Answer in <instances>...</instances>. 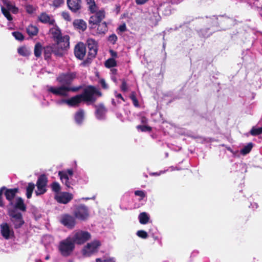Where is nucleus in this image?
I'll use <instances>...</instances> for the list:
<instances>
[{
  "instance_id": "obj_37",
  "label": "nucleus",
  "mask_w": 262,
  "mask_h": 262,
  "mask_svg": "<svg viewBox=\"0 0 262 262\" xmlns=\"http://www.w3.org/2000/svg\"><path fill=\"white\" fill-rule=\"evenodd\" d=\"M18 53L23 56H27L29 54V51L25 47H22L18 49Z\"/></svg>"
},
{
  "instance_id": "obj_45",
  "label": "nucleus",
  "mask_w": 262,
  "mask_h": 262,
  "mask_svg": "<svg viewBox=\"0 0 262 262\" xmlns=\"http://www.w3.org/2000/svg\"><path fill=\"white\" fill-rule=\"evenodd\" d=\"M121 90L123 92H126L128 90L127 83L124 80H122V84L121 85Z\"/></svg>"
},
{
  "instance_id": "obj_27",
  "label": "nucleus",
  "mask_w": 262,
  "mask_h": 262,
  "mask_svg": "<svg viewBox=\"0 0 262 262\" xmlns=\"http://www.w3.org/2000/svg\"><path fill=\"white\" fill-rule=\"evenodd\" d=\"M97 31L98 34H104L107 31V27L106 24L105 22L99 23L97 25Z\"/></svg>"
},
{
  "instance_id": "obj_53",
  "label": "nucleus",
  "mask_w": 262,
  "mask_h": 262,
  "mask_svg": "<svg viewBox=\"0 0 262 262\" xmlns=\"http://www.w3.org/2000/svg\"><path fill=\"white\" fill-rule=\"evenodd\" d=\"M117 74V70L116 69L113 68L111 70V75H116Z\"/></svg>"
},
{
  "instance_id": "obj_14",
  "label": "nucleus",
  "mask_w": 262,
  "mask_h": 262,
  "mask_svg": "<svg viewBox=\"0 0 262 262\" xmlns=\"http://www.w3.org/2000/svg\"><path fill=\"white\" fill-rule=\"evenodd\" d=\"M60 222L64 226L69 229H72L76 225L75 217L69 214H64L61 216Z\"/></svg>"
},
{
  "instance_id": "obj_49",
  "label": "nucleus",
  "mask_w": 262,
  "mask_h": 262,
  "mask_svg": "<svg viewBox=\"0 0 262 262\" xmlns=\"http://www.w3.org/2000/svg\"><path fill=\"white\" fill-rule=\"evenodd\" d=\"M100 83L103 88L105 89H107V88H108L107 85L106 83V82L104 79H101L100 81Z\"/></svg>"
},
{
  "instance_id": "obj_36",
  "label": "nucleus",
  "mask_w": 262,
  "mask_h": 262,
  "mask_svg": "<svg viewBox=\"0 0 262 262\" xmlns=\"http://www.w3.org/2000/svg\"><path fill=\"white\" fill-rule=\"evenodd\" d=\"M250 133L252 135L256 136L259 135L262 133V127H253L250 131Z\"/></svg>"
},
{
  "instance_id": "obj_63",
  "label": "nucleus",
  "mask_w": 262,
  "mask_h": 262,
  "mask_svg": "<svg viewBox=\"0 0 262 262\" xmlns=\"http://www.w3.org/2000/svg\"><path fill=\"white\" fill-rule=\"evenodd\" d=\"M36 262H42V261H41L40 260H37L36 261Z\"/></svg>"
},
{
  "instance_id": "obj_59",
  "label": "nucleus",
  "mask_w": 262,
  "mask_h": 262,
  "mask_svg": "<svg viewBox=\"0 0 262 262\" xmlns=\"http://www.w3.org/2000/svg\"><path fill=\"white\" fill-rule=\"evenodd\" d=\"M112 103L113 105H116V102L114 99L112 100Z\"/></svg>"
},
{
  "instance_id": "obj_56",
  "label": "nucleus",
  "mask_w": 262,
  "mask_h": 262,
  "mask_svg": "<svg viewBox=\"0 0 262 262\" xmlns=\"http://www.w3.org/2000/svg\"><path fill=\"white\" fill-rule=\"evenodd\" d=\"M86 2L89 6L95 3L94 0H86Z\"/></svg>"
},
{
  "instance_id": "obj_31",
  "label": "nucleus",
  "mask_w": 262,
  "mask_h": 262,
  "mask_svg": "<svg viewBox=\"0 0 262 262\" xmlns=\"http://www.w3.org/2000/svg\"><path fill=\"white\" fill-rule=\"evenodd\" d=\"M42 52V47L40 43H37L35 46L34 48V55L36 57H39L40 56Z\"/></svg>"
},
{
  "instance_id": "obj_58",
  "label": "nucleus",
  "mask_w": 262,
  "mask_h": 262,
  "mask_svg": "<svg viewBox=\"0 0 262 262\" xmlns=\"http://www.w3.org/2000/svg\"><path fill=\"white\" fill-rule=\"evenodd\" d=\"M130 98L132 99V100H133L135 99H136V97L135 96V95L134 94L131 95Z\"/></svg>"
},
{
  "instance_id": "obj_18",
  "label": "nucleus",
  "mask_w": 262,
  "mask_h": 262,
  "mask_svg": "<svg viewBox=\"0 0 262 262\" xmlns=\"http://www.w3.org/2000/svg\"><path fill=\"white\" fill-rule=\"evenodd\" d=\"M86 53L85 46L84 43L79 42L75 47L74 54L79 59H83Z\"/></svg>"
},
{
  "instance_id": "obj_41",
  "label": "nucleus",
  "mask_w": 262,
  "mask_h": 262,
  "mask_svg": "<svg viewBox=\"0 0 262 262\" xmlns=\"http://www.w3.org/2000/svg\"><path fill=\"white\" fill-rule=\"evenodd\" d=\"M137 128L141 129L142 132H149L151 130V127L146 125H138Z\"/></svg>"
},
{
  "instance_id": "obj_46",
  "label": "nucleus",
  "mask_w": 262,
  "mask_h": 262,
  "mask_svg": "<svg viewBox=\"0 0 262 262\" xmlns=\"http://www.w3.org/2000/svg\"><path fill=\"white\" fill-rule=\"evenodd\" d=\"M89 9L91 11L92 13H95V12L98 11H97V7L95 4V3L93 4L90 5L89 6Z\"/></svg>"
},
{
  "instance_id": "obj_2",
  "label": "nucleus",
  "mask_w": 262,
  "mask_h": 262,
  "mask_svg": "<svg viewBox=\"0 0 262 262\" xmlns=\"http://www.w3.org/2000/svg\"><path fill=\"white\" fill-rule=\"evenodd\" d=\"M75 77L76 74L74 73H62L57 77V80L62 85L58 86H48L47 90L55 95L68 97L70 92H77L80 89L79 87L70 86Z\"/></svg>"
},
{
  "instance_id": "obj_13",
  "label": "nucleus",
  "mask_w": 262,
  "mask_h": 262,
  "mask_svg": "<svg viewBox=\"0 0 262 262\" xmlns=\"http://www.w3.org/2000/svg\"><path fill=\"white\" fill-rule=\"evenodd\" d=\"M54 198L58 203L66 204L73 199V195L69 192H60L55 193Z\"/></svg>"
},
{
  "instance_id": "obj_42",
  "label": "nucleus",
  "mask_w": 262,
  "mask_h": 262,
  "mask_svg": "<svg viewBox=\"0 0 262 262\" xmlns=\"http://www.w3.org/2000/svg\"><path fill=\"white\" fill-rule=\"evenodd\" d=\"M64 3V0H54L53 6L56 8L60 7Z\"/></svg>"
},
{
  "instance_id": "obj_15",
  "label": "nucleus",
  "mask_w": 262,
  "mask_h": 262,
  "mask_svg": "<svg viewBox=\"0 0 262 262\" xmlns=\"http://www.w3.org/2000/svg\"><path fill=\"white\" fill-rule=\"evenodd\" d=\"M93 13L90 18L89 23L91 25H97L104 18V11L101 9ZM91 27L92 28L93 26H91Z\"/></svg>"
},
{
  "instance_id": "obj_24",
  "label": "nucleus",
  "mask_w": 262,
  "mask_h": 262,
  "mask_svg": "<svg viewBox=\"0 0 262 262\" xmlns=\"http://www.w3.org/2000/svg\"><path fill=\"white\" fill-rule=\"evenodd\" d=\"M74 27L81 31H84L86 28V24L82 19H76L73 22Z\"/></svg>"
},
{
  "instance_id": "obj_6",
  "label": "nucleus",
  "mask_w": 262,
  "mask_h": 262,
  "mask_svg": "<svg viewBox=\"0 0 262 262\" xmlns=\"http://www.w3.org/2000/svg\"><path fill=\"white\" fill-rule=\"evenodd\" d=\"M69 237H71L74 244L80 245L89 240L91 237V234L88 231L76 230L74 231Z\"/></svg>"
},
{
  "instance_id": "obj_9",
  "label": "nucleus",
  "mask_w": 262,
  "mask_h": 262,
  "mask_svg": "<svg viewBox=\"0 0 262 262\" xmlns=\"http://www.w3.org/2000/svg\"><path fill=\"white\" fill-rule=\"evenodd\" d=\"M100 246V242L95 240L88 243L83 249L82 253L84 256L89 257L97 252Z\"/></svg>"
},
{
  "instance_id": "obj_51",
  "label": "nucleus",
  "mask_w": 262,
  "mask_h": 262,
  "mask_svg": "<svg viewBox=\"0 0 262 262\" xmlns=\"http://www.w3.org/2000/svg\"><path fill=\"white\" fill-rule=\"evenodd\" d=\"M110 53L112 57V58H116L117 56V53L115 51H114L113 50H110Z\"/></svg>"
},
{
  "instance_id": "obj_10",
  "label": "nucleus",
  "mask_w": 262,
  "mask_h": 262,
  "mask_svg": "<svg viewBox=\"0 0 262 262\" xmlns=\"http://www.w3.org/2000/svg\"><path fill=\"white\" fill-rule=\"evenodd\" d=\"M73 214L75 218L81 221H85L89 216V209L84 205L77 206Z\"/></svg>"
},
{
  "instance_id": "obj_57",
  "label": "nucleus",
  "mask_w": 262,
  "mask_h": 262,
  "mask_svg": "<svg viewBox=\"0 0 262 262\" xmlns=\"http://www.w3.org/2000/svg\"><path fill=\"white\" fill-rule=\"evenodd\" d=\"M132 101H133V103H134L135 106H138V101H137V99H134Z\"/></svg>"
},
{
  "instance_id": "obj_54",
  "label": "nucleus",
  "mask_w": 262,
  "mask_h": 262,
  "mask_svg": "<svg viewBox=\"0 0 262 262\" xmlns=\"http://www.w3.org/2000/svg\"><path fill=\"white\" fill-rule=\"evenodd\" d=\"M165 172V171H160L159 172H154L150 173V175L152 176H159L161 174L164 173Z\"/></svg>"
},
{
  "instance_id": "obj_33",
  "label": "nucleus",
  "mask_w": 262,
  "mask_h": 262,
  "mask_svg": "<svg viewBox=\"0 0 262 262\" xmlns=\"http://www.w3.org/2000/svg\"><path fill=\"white\" fill-rule=\"evenodd\" d=\"M51 189L55 193H60L61 187L60 184L56 182H53L51 185Z\"/></svg>"
},
{
  "instance_id": "obj_40",
  "label": "nucleus",
  "mask_w": 262,
  "mask_h": 262,
  "mask_svg": "<svg viewBox=\"0 0 262 262\" xmlns=\"http://www.w3.org/2000/svg\"><path fill=\"white\" fill-rule=\"evenodd\" d=\"M96 262H116L114 258H108L106 259L97 258Z\"/></svg>"
},
{
  "instance_id": "obj_20",
  "label": "nucleus",
  "mask_w": 262,
  "mask_h": 262,
  "mask_svg": "<svg viewBox=\"0 0 262 262\" xmlns=\"http://www.w3.org/2000/svg\"><path fill=\"white\" fill-rule=\"evenodd\" d=\"M12 207L11 208H15V209H19L22 211H26V205L25 204L24 200L20 197L16 198L15 203H13V205H10Z\"/></svg>"
},
{
  "instance_id": "obj_47",
  "label": "nucleus",
  "mask_w": 262,
  "mask_h": 262,
  "mask_svg": "<svg viewBox=\"0 0 262 262\" xmlns=\"http://www.w3.org/2000/svg\"><path fill=\"white\" fill-rule=\"evenodd\" d=\"M62 16L63 17V18L67 20V21H70L71 20V17H70V16L69 14V13L68 12H63L62 13Z\"/></svg>"
},
{
  "instance_id": "obj_23",
  "label": "nucleus",
  "mask_w": 262,
  "mask_h": 262,
  "mask_svg": "<svg viewBox=\"0 0 262 262\" xmlns=\"http://www.w3.org/2000/svg\"><path fill=\"white\" fill-rule=\"evenodd\" d=\"M96 117L99 120L104 119L106 110L102 105L96 106Z\"/></svg>"
},
{
  "instance_id": "obj_64",
  "label": "nucleus",
  "mask_w": 262,
  "mask_h": 262,
  "mask_svg": "<svg viewBox=\"0 0 262 262\" xmlns=\"http://www.w3.org/2000/svg\"><path fill=\"white\" fill-rule=\"evenodd\" d=\"M68 262H73V260H69L68 261Z\"/></svg>"
},
{
  "instance_id": "obj_61",
  "label": "nucleus",
  "mask_w": 262,
  "mask_h": 262,
  "mask_svg": "<svg viewBox=\"0 0 262 262\" xmlns=\"http://www.w3.org/2000/svg\"><path fill=\"white\" fill-rule=\"evenodd\" d=\"M49 258H50L49 256V255H47V256L45 257V259H46V260H48V259H49Z\"/></svg>"
},
{
  "instance_id": "obj_17",
  "label": "nucleus",
  "mask_w": 262,
  "mask_h": 262,
  "mask_svg": "<svg viewBox=\"0 0 262 262\" xmlns=\"http://www.w3.org/2000/svg\"><path fill=\"white\" fill-rule=\"evenodd\" d=\"M87 45L89 50V56L90 58L94 57L97 54L98 50L97 43L96 41L92 38H89L87 40Z\"/></svg>"
},
{
  "instance_id": "obj_4",
  "label": "nucleus",
  "mask_w": 262,
  "mask_h": 262,
  "mask_svg": "<svg viewBox=\"0 0 262 262\" xmlns=\"http://www.w3.org/2000/svg\"><path fill=\"white\" fill-rule=\"evenodd\" d=\"M8 214L14 228H19L25 224L22 214L15 208H8Z\"/></svg>"
},
{
  "instance_id": "obj_8",
  "label": "nucleus",
  "mask_w": 262,
  "mask_h": 262,
  "mask_svg": "<svg viewBox=\"0 0 262 262\" xmlns=\"http://www.w3.org/2000/svg\"><path fill=\"white\" fill-rule=\"evenodd\" d=\"M73 175V171L72 169L62 170L58 172V176L62 184H64L68 188H70L73 185L72 178Z\"/></svg>"
},
{
  "instance_id": "obj_12",
  "label": "nucleus",
  "mask_w": 262,
  "mask_h": 262,
  "mask_svg": "<svg viewBox=\"0 0 262 262\" xmlns=\"http://www.w3.org/2000/svg\"><path fill=\"white\" fill-rule=\"evenodd\" d=\"M6 190L5 194L6 199L8 200L10 203L9 205H13L12 200L15 196L16 193L18 191V189L16 188L6 189L5 187H2L0 189V206L3 207L4 204L2 201V195L3 193V190Z\"/></svg>"
},
{
  "instance_id": "obj_21",
  "label": "nucleus",
  "mask_w": 262,
  "mask_h": 262,
  "mask_svg": "<svg viewBox=\"0 0 262 262\" xmlns=\"http://www.w3.org/2000/svg\"><path fill=\"white\" fill-rule=\"evenodd\" d=\"M38 20L42 23H48L51 25H54L55 23L54 19L46 13H41L38 16Z\"/></svg>"
},
{
  "instance_id": "obj_44",
  "label": "nucleus",
  "mask_w": 262,
  "mask_h": 262,
  "mask_svg": "<svg viewBox=\"0 0 262 262\" xmlns=\"http://www.w3.org/2000/svg\"><path fill=\"white\" fill-rule=\"evenodd\" d=\"M126 30V27L125 24H123L122 25H121L119 26V27L117 29L118 33H122L123 32H125Z\"/></svg>"
},
{
  "instance_id": "obj_34",
  "label": "nucleus",
  "mask_w": 262,
  "mask_h": 262,
  "mask_svg": "<svg viewBox=\"0 0 262 262\" xmlns=\"http://www.w3.org/2000/svg\"><path fill=\"white\" fill-rule=\"evenodd\" d=\"M26 11L29 14H32L36 11V8L32 5L26 4L25 6Z\"/></svg>"
},
{
  "instance_id": "obj_43",
  "label": "nucleus",
  "mask_w": 262,
  "mask_h": 262,
  "mask_svg": "<svg viewBox=\"0 0 262 262\" xmlns=\"http://www.w3.org/2000/svg\"><path fill=\"white\" fill-rule=\"evenodd\" d=\"M117 40V36L114 34L111 35L108 37V41L113 44H114Z\"/></svg>"
},
{
  "instance_id": "obj_60",
  "label": "nucleus",
  "mask_w": 262,
  "mask_h": 262,
  "mask_svg": "<svg viewBox=\"0 0 262 262\" xmlns=\"http://www.w3.org/2000/svg\"><path fill=\"white\" fill-rule=\"evenodd\" d=\"M82 199L84 200H88L90 199L89 198H83Z\"/></svg>"
},
{
  "instance_id": "obj_50",
  "label": "nucleus",
  "mask_w": 262,
  "mask_h": 262,
  "mask_svg": "<svg viewBox=\"0 0 262 262\" xmlns=\"http://www.w3.org/2000/svg\"><path fill=\"white\" fill-rule=\"evenodd\" d=\"M115 97L116 98L118 99H120L121 100L124 101V99L120 94H118L117 92H115Z\"/></svg>"
},
{
  "instance_id": "obj_11",
  "label": "nucleus",
  "mask_w": 262,
  "mask_h": 262,
  "mask_svg": "<svg viewBox=\"0 0 262 262\" xmlns=\"http://www.w3.org/2000/svg\"><path fill=\"white\" fill-rule=\"evenodd\" d=\"M47 177L45 174L41 175L36 182L37 189L35 191L36 195L44 194L47 191Z\"/></svg>"
},
{
  "instance_id": "obj_19",
  "label": "nucleus",
  "mask_w": 262,
  "mask_h": 262,
  "mask_svg": "<svg viewBox=\"0 0 262 262\" xmlns=\"http://www.w3.org/2000/svg\"><path fill=\"white\" fill-rule=\"evenodd\" d=\"M67 4L71 11L76 12L81 8V0H67Z\"/></svg>"
},
{
  "instance_id": "obj_28",
  "label": "nucleus",
  "mask_w": 262,
  "mask_h": 262,
  "mask_svg": "<svg viewBox=\"0 0 262 262\" xmlns=\"http://www.w3.org/2000/svg\"><path fill=\"white\" fill-rule=\"evenodd\" d=\"M35 185L33 183H29L26 188V195L28 199H30L32 193L34 189Z\"/></svg>"
},
{
  "instance_id": "obj_22",
  "label": "nucleus",
  "mask_w": 262,
  "mask_h": 262,
  "mask_svg": "<svg viewBox=\"0 0 262 262\" xmlns=\"http://www.w3.org/2000/svg\"><path fill=\"white\" fill-rule=\"evenodd\" d=\"M84 111L80 109L76 112L74 115V120L76 124L81 125L84 119Z\"/></svg>"
},
{
  "instance_id": "obj_3",
  "label": "nucleus",
  "mask_w": 262,
  "mask_h": 262,
  "mask_svg": "<svg viewBox=\"0 0 262 262\" xmlns=\"http://www.w3.org/2000/svg\"><path fill=\"white\" fill-rule=\"evenodd\" d=\"M50 32L57 42V48H59V49L54 51L55 55L58 56H63L69 48V36L64 35L62 36L59 28L54 25L50 28Z\"/></svg>"
},
{
  "instance_id": "obj_25",
  "label": "nucleus",
  "mask_w": 262,
  "mask_h": 262,
  "mask_svg": "<svg viewBox=\"0 0 262 262\" xmlns=\"http://www.w3.org/2000/svg\"><path fill=\"white\" fill-rule=\"evenodd\" d=\"M38 29L37 27L30 25L27 28V32L30 36H34L37 34Z\"/></svg>"
},
{
  "instance_id": "obj_32",
  "label": "nucleus",
  "mask_w": 262,
  "mask_h": 262,
  "mask_svg": "<svg viewBox=\"0 0 262 262\" xmlns=\"http://www.w3.org/2000/svg\"><path fill=\"white\" fill-rule=\"evenodd\" d=\"M116 60L113 58L108 59L105 62V66L107 68H113L116 66Z\"/></svg>"
},
{
  "instance_id": "obj_52",
  "label": "nucleus",
  "mask_w": 262,
  "mask_h": 262,
  "mask_svg": "<svg viewBox=\"0 0 262 262\" xmlns=\"http://www.w3.org/2000/svg\"><path fill=\"white\" fill-rule=\"evenodd\" d=\"M148 0H136V2L138 5H142L145 3Z\"/></svg>"
},
{
  "instance_id": "obj_7",
  "label": "nucleus",
  "mask_w": 262,
  "mask_h": 262,
  "mask_svg": "<svg viewBox=\"0 0 262 262\" xmlns=\"http://www.w3.org/2000/svg\"><path fill=\"white\" fill-rule=\"evenodd\" d=\"M1 6V10L4 15L8 20H12V17L10 15L9 11H11L13 12H15L17 11V9L10 2L7 0H3Z\"/></svg>"
},
{
  "instance_id": "obj_5",
  "label": "nucleus",
  "mask_w": 262,
  "mask_h": 262,
  "mask_svg": "<svg viewBox=\"0 0 262 262\" xmlns=\"http://www.w3.org/2000/svg\"><path fill=\"white\" fill-rule=\"evenodd\" d=\"M75 248V244L72 241L71 237L61 241L59 245V250L61 254L65 257L70 255Z\"/></svg>"
},
{
  "instance_id": "obj_39",
  "label": "nucleus",
  "mask_w": 262,
  "mask_h": 262,
  "mask_svg": "<svg viewBox=\"0 0 262 262\" xmlns=\"http://www.w3.org/2000/svg\"><path fill=\"white\" fill-rule=\"evenodd\" d=\"M137 235L139 237L145 239L148 237L147 232L144 230H139L137 232Z\"/></svg>"
},
{
  "instance_id": "obj_48",
  "label": "nucleus",
  "mask_w": 262,
  "mask_h": 262,
  "mask_svg": "<svg viewBox=\"0 0 262 262\" xmlns=\"http://www.w3.org/2000/svg\"><path fill=\"white\" fill-rule=\"evenodd\" d=\"M200 33L201 35L205 37L209 36L211 33L210 32L208 33L207 30L203 29L201 30Z\"/></svg>"
},
{
  "instance_id": "obj_30",
  "label": "nucleus",
  "mask_w": 262,
  "mask_h": 262,
  "mask_svg": "<svg viewBox=\"0 0 262 262\" xmlns=\"http://www.w3.org/2000/svg\"><path fill=\"white\" fill-rule=\"evenodd\" d=\"M252 147L253 145L251 143H248L246 146H244L242 149H241V154L243 155H246L251 151Z\"/></svg>"
},
{
  "instance_id": "obj_62",
  "label": "nucleus",
  "mask_w": 262,
  "mask_h": 262,
  "mask_svg": "<svg viewBox=\"0 0 262 262\" xmlns=\"http://www.w3.org/2000/svg\"><path fill=\"white\" fill-rule=\"evenodd\" d=\"M228 150H229V151H230L231 152H232V150L231 149V148H228Z\"/></svg>"
},
{
  "instance_id": "obj_38",
  "label": "nucleus",
  "mask_w": 262,
  "mask_h": 262,
  "mask_svg": "<svg viewBox=\"0 0 262 262\" xmlns=\"http://www.w3.org/2000/svg\"><path fill=\"white\" fill-rule=\"evenodd\" d=\"M12 34L15 38L18 40H23L24 39L23 35L19 32H13Z\"/></svg>"
},
{
  "instance_id": "obj_16",
  "label": "nucleus",
  "mask_w": 262,
  "mask_h": 262,
  "mask_svg": "<svg viewBox=\"0 0 262 262\" xmlns=\"http://www.w3.org/2000/svg\"><path fill=\"white\" fill-rule=\"evenodd\" d=\"M1 232L2 235L6 239L11 238L13 236V231L10 226L6 223L1 225Z\"/></svg>"
},
{
  "instance_id": "obj_26",
  "label": "nucleus",
  "mask_w": 262,
  "mask_h": 262,
  "mask_svg": "<svg viewBox=\"0 0 262 262\" xmlns=\"http://www.w3.org/2000/svg\"><path fill=\"white\" fill-rule=\"evenodd\" d=\"M139 222L141 224H146L148 222L149 216L146 212H142L139 215Z\"/></svg>"
},
{
  "instance_id": "obj_55",
  "label": "nucleus",
  "mask_w": 262,
  "mask_h": 262,
  "mask_svg": "<svg viewBox=\"0 0 262 262\" xmlns=\"http://www.w3.org/2000/svg\"><path fill=\"white\" fill-rule=\"evenodd\" d=\"M112 80L115 83L117 82V78L116 75H111Z\"/></svg>"
},
{
  "instance_id": "obj_29",
  "label": "nucleus",
  "mask_w": 262,
  "mask_h": 262,
  "mask_svg": "<svg viewBox=\"0 0 262 262\" xmlns=\"http://www.w3.org/2000/svg\"><path fill=\"white\" fill-rule=\"evenodd\" d=\"M59 48H57L56 50H53L51 47H47L44 49V56L46 59H47L50 57L52 52H54L55 50H57ZM55 54V53H54Z\"/></svg>"
},
{
  "instance_id": "obj_35",
  "label": "nucleus",
  "mask_w": 262,
  "mask_h": 262,
  "mask_svg": "<svg viewBox=\"0 0 262 262\" xmlns=\"http://www.w3.org/2000/svg\"><path fill=\"white\" fill-rule=\"evenodd\" d=\"M135 194L140 197L139 201L142 200L146 196V192L143 190H136L135 191Z\"/></svg>"
},
{
  "instance_id": "obj_1",
  "label": "nucleus",
  "mask_w": 262,
  "mask_h": 262,
  "mask_svg": "<svg viewBox=\"0 0 262 262\" xmlns=\"http://www.w3.org/2000/svg\"><path fill=\"white\" fill-rule=\"evenodd\" d=\"M101 94L97 89L92 86L86 88L82 93L77 95L69 99H62L56 101L58 105L66 104L70 107L78 106L81 102H86L88 104L94 102L97 97Z\"/></svg>"
}]
</instances>
